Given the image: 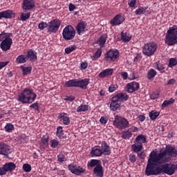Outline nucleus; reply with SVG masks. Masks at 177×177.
Returning a JSON list of instances; mask_svg holds the SVG:
<instances>
[{
	"instance_id": "17",
	"label": "nucleus",
	"mask_w": 177,
	"mask_h": 177,
	"mask_svg": "<svg viewBox=\"0 0 177 177\" xmlns=\"http://www.w3.org/2000/svg\"><path fill=\"white\" fill-rule=\"evenodd\" d=\"M121 107V102L118 101L115 97H113L111 98V104H110V109L112 111H117L118 109Z\"/></svg>"
},
{
	"instance_id": "45",
	"label": "nucleus",
	"mask_w": 177,
	"mask_h": 177,
	"mask_svg": "<svg viewBox=\"0 0 177 177\" xmlns=\"http://www.w3.org/2000/svg\"><path fill=\"white\" fill-rule=\"evenodd\" d=\"M131 137H132V132L129 131V130H127L122 133V139H129Z\"/></svg>"
},
{
	"instance_id": "46",
	"label": "nucleus",
	"mask_w": 177,
	"mask_h": 177,
	"mask_svg": "<svg viewBox=\"0 0 177 177\" xmlns=\"http://www.w3.org/2000/svg\"><path fill=\"white\" fill-rule=\"evenodd\" d=\"M75 49H77V46L75 45L70 46L65 48V53H66L67 55H70V53H71V52H73V50H75Z\"/></svg>"
},
{
	"instance_id": "36",
	"label": "nucleus",
	"mask_w": 177,
	"mask_h": 177,
	"mask_svg": "<svg viewBox=\"0 0 177 177\" xmlns=\"http://www.w3.org/2000/svg\"><path fill=\"white\" fill-rule=\"evenodd\" d=\"M21 68L22 70L23 75H28V74H31V71L32 70V67H31V66L25 67V66H21Z\"/></svg>"
},
{
	"instance_id": "44",
	"label": "nucleus",
	"mask_w": 177,
	"mask_h": 177,
	"mask_svg": "<svg viewBox=\"0 0 177 177\" xmlns=\"http://www.w3.org/2000/svg\"><path fill=\"white\" fill-rule=\"evenodd\" d=\"M174 102H175V100H174L173 98H171L169 100L164 101L162 104L161 105L162 109H165V107H167V106H169V105L174 104Z\"/></svg>"
},
{
	"instance_id": "18",
	"label": "nucleus",
	"mask_w": 177,
	"mask_h": 177,
	"mask_svg": "<svg viewBox=\"0 0 177 177\" xmlns=\"http://www.w3.org/2000/svg\"><path fill=\"white\" fill-rule=\"evenodd\" d=\"M113 73H114V69H113V68H106V69L102 70L98 74V77L100 78H107V77L113 75Z\"/></svg>"
},
{
	"instance_id": "6",
	"label": "nucleus",
	"mask_w": 177,
	"mask_h": 177,
	"mask_svg": "<svg viewBox=\"0 0 177 177\" xmlns=\"http://www.w3.org/2000/svg\"><path fill=\"white\" fill-rule=\"evenodd\" d=\"M113 125L118 129H125L129 127V122L125 118L116 115L113 120Z\"/></svg>"
},
{
	"instance_id": "49",
	"label": "nucleus",
	"mask_w": 177,
	"mask_h": 177,
	"mask_svg": "<svg viewBox=\"0 0 177 177\" xmlns=\"http://www.w3.org/2000/svg\"><path fill=\"white\" fill-rule=\"evenodd\" d=\"M48 26L46 22L41 21L38 25L39 30H45V28H48Z\"/></svg>"
},
{
	"instance_id": "34",
	"label": "nucleus",
	"mask_w": 177,
	"mask_h": 177,
	"mask_svg": "<svg viewBox=\"0 0 177 177\" xmlns=\"http://www.w3.org/2000/svg\"><path fill=\"white\" fill-rule=\"evenodd\" d=\"M106 41H107V35L104 34L97 41V44H98V45H100V48H103L104 46V44H106Z\"/></svg>"
},
{
	"instance_id": "48",
	"label": "nucleus",
	"mask_w": 177,
	"mask_h": 177,
	"mask_svg": "<svg viewBox=\"0 0 177 177\" xmlns=\"http://www.w3.org/2000/svg\"><path fill=\"white\" fill-rule=\"evenodd\" d=\"M30 12L28 13H21V20H22V21H26V20H28V19H30Z\"/></svg>"
},
{
	"instance_id": "2",
	"label": "nucleus",
	"mask_w": 177,
	"mask_h": 177,
	"mask_svg": "<svg viewBox=\"0 0 177 177\" xmlns=\"http://www.w3.org/2000/svg\"><path fill=\"white\" fill-rule=\"evenodd\" d=\"M35 99H37V94L32 89L26 88L18 95L17 101L22 104H31L35 102Z\"/></svg>"
},
{
	"instance_id": "31",
	"label": "nucleus",
	"mask_w": 177,
	"mask_h": 177,
	"mask_svg": "<svg viewBox=\"0 0 177 177\" xmlns=\"http://www.w3.org/2000/svg\"><path fill=\"white\" fill-rule=\"evenodd\" d=\"M132 39V35L128 32H121V40L123 42H129Z\"/></svg>"
},
{
	"instance_id": "52",
	"label": "nucleus",
	"mask_w": 177,
	"mask_h": 177,
	"mask_svg": "<svg viewBox=\"0 0 177 177\" xmlns=\"http://www.w3.org/2000/svg\"><path fill=\"white\" fill-rule=\"evenodd\" d=\"M109 122V118L106 116H102L100 119V122L102 125H106Z\"/></svg>"
},
{
	"instance_id": "32",
	"label": "nucleus",
	"mask_w": 177,
	"mask_h": 177,
	"mask_svg": "<svg viewBox=\"0 0 177 177\" xmlns=\"http://www.w3.org/2000/svg\"><path fill=\"white\" fill-rule=\"evenodd\" d=\"M100 160L96 159H92L87 163L88 168H93L95 167H97V165H100Z\"/></svg>"
},
{
	"instance_id": "19",
	"label": "nucleus",
	"mask_w": 177,
	"mask_h": 177,
	"mask_svg": "<svg viewBox=\"0 0 177 177\" xmlns=\"http://www.w3.org/2000/svg\"><path fill=\"white\" fill-rule=\"evenodd\" d=\"M12 17H15V14L12 10L0 12V20L1 19H10Z\"/></svg>"
},
{
	"instance_id": "56",
	"label": "nucleus",
	"mask_w": 177,
	"mask_h": 177,
	"mask_svg": "<svg viewBox=\"0 0 177 177\" xmlns=\"http://www.w3.org/2000/svg\"><path fill=\"white\" fill-rule=\"evenodd\" d=\"M30 109H35L37 111H39V106H38V102H36L32 104L30 106Z\"/></svg>"
},
{
	"instance_id": "33",
	"label": "nucleus",
	"mask_w": 177,
	"mask_h": 177,
	"mask_svg": "<svg viewBox=\"0 0 177 177\" xmlns=\"http://www.w3.org/2000/svg\"><path fill=\"white\" fill-rule=\"evenodd\" d=\"M66 88L77 87V79L70 80L65 83Z\"/></svg>"
},
{
	"instance_id": "25",
	"label": "nucleus",
	"mask_w": 177,
	"mask_h": 177,
	"mask_svg": "<svg viewBox=\"0 0 177 177\" xmlns=\"http://www.w3.org/2000/svg\"><path fill=\"white\" fill-rule=\"evenodd\" d=\"M3 167L4 168L6 174L7 172H12V171H15V169H16V164L12 162L6 163Z\"/></svg>"
},
{
	"instance_id": "7",
	"label": "nucleus",
	"mask_w": 177,
	"mask_h": 177,
	"mask_svg": "<svg viewBox=\"0 0 177 177\" xmlns=\"http://www.w3.org/2000/svg\"><path fill=\"white\" fill-rule=\"evenodd\" d=\"M62 37L65 41H71L75 37V29L71 25L66 26L62 31Z\"/></svg>"
},
{
	"instance_id": "22",
	"label": "nucleus",
	"mask_w": 177,
	"mask_h": 177,
	"mask_svg": "<svg viewBox=\"0 0 177 177\" xmlns=\"http://www.w3.org/2000/svg\"><path fill=\"white\" fill-rule=\"evenodd\" d=\"M26 57L28 60L29 59L30 62H34L37 60V52L34 51L32 49L28 50Z\"/></svg>"
},
{
	"instance_id": "42",
	"label": "nucleus",
	"mask_w": 177,
	"mask_h": 177,
	"mask_svg": "<svg viewBox=\"0 0 177 177\" xmlns=\"http://www.w3.org/2000/svg\"><path fill=\"white\" fill-rule=\"evenodd\" d=\"M146 10H147V7H140L137 10H136V15H145L146 13Z\"/></svg>"
},
{
	"instance_id": "12",
	"label": "nucleus",
	"mask_w": 177,
	"mask_h": 177,
	"mask_svg": "<svg viewBox=\"0 0 177 177\" xmlns=\"http://www.w3.org/2000/svg\"><path fill=\"white\" fill-rule=\"evenodd\" d=\"M125 21V19L121 14H118L114 17V18L111 20V24L113 27L115 26H120V24H122Z\"/></svg>"
},
{
	"instance_id": "63",
	"label": "nucleus",
	"mask_w": 177,
	"mask_h": 177,
	"mask_svg": "<svg viewBox=\"0 0 177 177\" xmlns=\"http://www.w3.org/2000/svg\"><path fill=\"white\" fill-rule=\"evenodd\" d=\"M68 9L69 12H74V10H75V5L71 3L68 6Z\"/></svg>"
},
{
	"instance_id": "10",
	"label": "nucleus",
	"mask_w": 177,
	"mask_h": 177,
	"mask_svg": "<svg viewBox=\"0 0 177 177\" xmlns=\"http://www.w3.org/2000/svg\"><path fill=\"white\" fill-rule=\"evenodd\" d=\"M68 168L72 174H74V175H77L78 176H80L81 174H84V172H85V169L81 167V166L77 167L73 164L68 165Z\"/></svg>"
},
{
	"instance_id": "9",
	"label": "nucleus",
	"mask_w": 177,
	"mask_h": 177,
	"mask_svg": "<svg viewBox=\"0 0 177 177\" xmlns=\"http://www.w3.org/2000/svg\"><path fill=\"white\" fill-rule=\"evenodd\" d=\"M120 57V52L118 50L111 49L105 54V60L106 62H115Z\"/></svg>"
},
{
	"instance_id": "37",
	"label": "nucleus",
	"mask_w": 177,
	"mask_h": 177,
	"mask_svg": "<svg viewBox=\"0 0 177 177\" xmlns=\"http://www.w3.org/2000/svg\"><path fill=\"white\" fill-rule=\"evenodd\" d=\"M166 34H168L169 35H174L175 37H177V26H174L172 27H170Z\"/></svg>"
},
{
	"instance_id": "64",
	"label": "nucleus",
	"mask_w": 177,
	"mask_h": 177,
	"mask_svg": "<svg viewBox=\"0 0 177 177\" xmlns=\"http://www.w3.org/2000/svg\"><path fill=\"white\" fill-rule=\"evenodd\" d=\"M160 95L158 93H153L152 95H151V99H152V100H156V99H158Z\"/></svg>"
},
{
	"instance_id": "20",
	"label": "nucleus",
	"mask_w": 177,
	"mask_h": 177,
	"mask_svg": "<svg viewBox=\"0 0 177 177\" xmlns=\"http://www.w3.org/2000/svg\"><path fill=\"white\" fill-rule=\"evenodd\" d=\"M89 85V79L85 78L82 80H77V88H81V89H86Z\"/></svg>"
},
{
	"instance_id": "61",
	"label": "nucleus",
	"mask_w": 177,
	"mask_h": 177,
	"mask_svg": "<svg viewBox=\"0 0 177 177\" xmlns=\"http://www.w3.org/2000/svg\"><path fill=\"white\" fill-rule=\"evenodd\" d=\"M9 64V61L3 62H0V70H2L3 67H6Z\"/></svg>"
},
{
	"instance_id": "47",
	"label": "nucleus",
	"mask_w": 177,
	"mask_h": 177,
	"mask_svg": "<svg viewBox=\"0 0 177 177\" xmlns=\"http://www.w3.org/2000/svg\"><path fill=\"white\" fill-rule=\"evenodd\" d=\"M4 128L6 129V132L10 133L13 131V129H15V126L10 123H8Z\"/></svg>"
},
{
	"instance_id": "43",
	"label": "nucleus",
	"mask_w": 177,
	"mask_h": 177,
	"mask_svg": "<svg viewBox=\"0 0 177 177\" xmlns=\"http://www.w3.org/2000/svg\"><path fill=\"white\" fill-rule=\"evenodd\" d=\"M50 147H52V149H56L57 147H59V146H60V142L55 139L51 140L50 141Z\"/></svg>"
},
{
	"instance_id": "38",
	"label": "nucleus",
	"mask_w": 177,
	"mask_h": 177,
	"mask_svg": "<svg viewBox=\"0 0 177 177\" xmlns=\"http://www.w3.org/2000/svg\"><path fill=\"white\" fill-rule=\"evenodd\" d=\"M88 110H89V106L84 104V105L79 106L77 108L76 111L77 113H82V112L88 111Z\"/></svg>"
},
{
	"instance_id": "30",
	"label": "nucleus",
	"mask_w": 177,
	"mask_h": 177,
	"mask_svg": "<svg viewBox=\"0 0 177 177\" xmlns=\"http://www.w3.org/2000/svg\"><path fill=\"white\" fill-rule=\"evenodd\" d=\"M15 62L18 64H23L24 63H26V62H28V59L27 58V55H20L16 58Z\"/></svg>"
},
{
	"instance_id": "62",
	"label": "nucleus",
	"mask_w": 177,
	"mask_h": 177,
	"mask_svg": "<svg viewBox=\"0 0 177 177\" xmlns=\"http://www.w3.org/2000/svg\"><path fill=\"white\" fill-rule=\"evenodd\" d=\"M120 75L123 80H128V73L127 72H122L120 73Z\"/></svg>"
},
{
	"instance_id": "4",
	"label": "nucleus",
	"mask_w": 177,
	"mask_h": 177,
	"mask_svg": "<svg viewBox=\"0 0 177 177\" xmlns=\"http://www.w3.org/2000/svg\"><path fill=\"white\" fill-rule=\"evenodd\" d=\"M157 48H158V46H157V44L155 42L147 43L144 45V47L142 48V53L143 55H145V56L150 57V56H153V55L156 53Z\"/></svg>"
},
{
	"instance_id": "23",
	"label": "nucleus",
	"mask_w": 177,
	"mask_h": 177,
	"mask_svg": "<svg viewBox=\"0 0 177 177\" xmlns=\"http://www.w3.org/2000/svg\"><path fill=\"white\" fill-rule=\"evenodd\" d=\"M93 174L97 177H103V174H104L103 166L102 165H97L93 169Z\"/></svg>"
},
{
	"instance_id": "41",
	"label": "nucleus",
	"mask_w": 177,
	"mask_h": 177,
	"mask_svg": "<svg viewBox=\"0 0 177 177\" xmlns=\"http://www.w3.org/2000/svg\"><path fill=\"white\" fill-rule=\"evenodd\" d=\"M155 67L157 70H158V71H160L161 73H164V70H165V65L161 64V63H160V61H158L156 63Z\"/></svg>"
},
{
	"instance_id": "58",
	"label": "nucleus",
	"mask_w": 177,
	"mask_h": 177,
	"mask_svg": "<svg viewBox=\"0 0 177 177\" xmlns=\"http://www.w3.org/2000/svg\"><path fill=\"white\" fill-rule=\"evenodd\" d=\"M102 56V48H98L95 53L94 54V57L99 59Z\"/></svg>"
},
{
	"instance_id": "8",
	"label": "nucleus",
	"mask_w": 177,
	"mask_h": 177,
	"mask_svg": "<svg viewBox=\"0 0 177 177\" xmlns=\"http://www.w3.org/2000/svg\"><path fill=\"white\" fill-rule=\"evenodd\" d=\"M48 32L55 34L59 31V28H60V26H62V21L58 19H53L48 22Z\"/></svg>"
},
{
	"instance_id": "40",
	"label": "nucleus",
	"mask_w": 177,
	"mask_h": 177,
	"mask_svg": "<svg viewBox=\"0 0 177 177\" xmlns=\"http://www.w3.org/2000/svg\"><path fill=\"white\" fill-rule=\"evenodd\" d=\"M57 136L59 138V139H63L64 138V133L63 132V127H58L57 128L56 132Z\"/></svg>"
},
{
	"instance_id": "26",
	"label": "nucleus",
	"mask_w": 177,
	"mask_h": 177,
	"mask_svg": "<svg viewBox=\"0 0 177 177\" xmlns=\"http://www.w3.org/2000/svg\"><path fill=\"white\" fill-rule=\"evenodd\" d=\"M58 118L63 121L64 125H70V118L67 116V113H59L58 115Z\"/></svg>"
},
{
	"instance_id": "24",
	"label": "nucleus",
	"mask_w": 177,
	"mask_h": 177,
	"mask_svg": "<svg viewBox=\"0 0 177 177\" xmlns=\"http://www.w3.org/2000/svg\"><path fill=\"white\" fill-rule=\"evenodd\" d=\"M35 6L34 3V1L32 0H24L23 9L25 10H30V9H32Z\"/></svg>"
},
{
	"instance_id": "29",
	"label": "nucleus",
	"mask_w": 177,
	"mask_h": 177,
	"mask_svg": "<svg viewBox=\"0 0 177 177\" xmlns=\"http://www.w3.org/2000/svg\"><path fill=\"white\" fill-rule=\"evenodd\" d=\"M135 142L139 145H143V143H147V138L146 136L140 134L136 138Z\"/></svg>"
},
{
	"instance_id": "55",
	"label": "nucleus",
	"mask_w": 177,
	"mask_h": 177,
	"mask_svg": "<svg viewBox=\"0 0 177 177\" xmlns=\"http://www.w3.org/2000/svg\"><path fill=\"white\" fill-rule=\"evenodd\" d=\"M177 64V61L174 58H171L169 59V67H174V66H176Z\"/></svg>"
},
{
	"instance_id": "57",
	"label": "nucleus",
	"mask_w": 177,
	"mask_h": 177,
	"mask_svg": "<svg viewBox=\"0 0 177 177\" xmlns=\"http://www.w3.org/2000/svg\"><path fill=\"white\" fill-rule=\"evenodd\" d=\"M129 157V161L131 162H132V164L136 162V155L131 153Z\"/></svg>"
},
{
	"instance_id": "39",
	"label": "nucleus",
	"mask_w": 177,
	"mask_h": 177,
	"mask_svg": "<svg viewBox=\"0 0 177 177\" xmlns=\"http://www.w3.org/2000/svg\"><path fill=\"white\" fill-rule=\"evenodd\" d=\"M158 115H160V112L157 111H151L149 113V118L151 120V121H154V120H156Z\"/></svg>"
},
{
	"instance_id": "50",
	"label": "nucleus",
	"mask_w": 177,
	"mask_h": 177,
	"mask_svg": "<svg viewBox=\"0 0 177 177\" xmlns=\"http://www.w3.org/2000/svg\"><path fill=\"white\" fill-rule=\"evenodd\" d=\"M23 169L24 172H31V165L28 163H25L23 165Z\"/></svg>"
},
{
	"instance_id": "60",
	"label": "nucleus",
	"mask_w": 177,
	"mask_h": 177,
	"mask_svg": "<svg viewBox=\"0 0 177 177\" xmlns=\"http://www.w3.org/2000/svg\"><path fill=\"white\" fill-rule=\"evenodd\" d=\"M128 5L130 6V8H135L136 6V0H131L129 1Z\"/></svg>"
},
{
	"instance_id": "16",
	"label": "nucleus",
	"mask_w": 177,
	"mask_h": 177,
	"mask_svg": "<svg viewBox=\"0 0 177 177\" xmlns=\"http://www.w3.org/2000/svg\"><path fill=\"white\" fill-rule=\"evenodd\" d=\"M100 149L104 156H110V154H111V149H110V146L107 145L106 141H102L101 142Z\"/></svg>"
},
{
	"instance_id": "21",
	"label": "nucleus",
	"mask_w": 177,
	"mask_h": 177,
	"mask_svg": "<svg viewBox=\"0 0 177 177\" xmlns=\"http://www.w3.org/2000/svg\"><path fill=\"white\" fill-rule=\"evenodd\" d=\"M91 155L92 157H102L103 153L102 152V149H100V146H95L93 147Z\"/></svg>"
},
{
	"instance_id": "54",
	"label": "nucleus",
	"mask_w": 177,
	"mask_h": 177,
	"mask_svg": "<svg viewBox=\"0 0 177 177\" xmlns=\"http://www.w3.org/2000/svg\"><path fill=\"white\" fill-rule=\"evenodd\" d=\"M49 142V136H44L41 138V143L45 145L46 146L48 145V142Z\"/></svg>"
},
{
	"instance_id": "59",
	"label": "nucleus",
	"mask_w": 177,
	"mask_h": 177,
	"mask_svg": "<svg viewBox=\"0 0 177 177\" xmlns=\"http://www.w3.org/2000/svg\"><path fill=\"white\" fill-rule=\"evenodd\" d=\"M137 153H138V157H139V158H141V160H145V158H146V153H145V151H140Z\"/></svg>"
},
{
	"instance_id": "11",
	"label": "nucleus",
	"mask_w": 177,
	"mask_h": 177,
	"mask_svg": "<svg viewBox=\"0 0 177 177\" xmlns=\"http://www.w3.org/2000/svg\"><path fill=\"white\" fill-rule=\"evenodd\" d=\"M12 153V149H10V147L6 143L0 142V154L1 156H5L8 157L9 154Z\"/></svg>"
},
{
	"instance_id": "53",
	"label": "nucleus",
	"mask_w": 177,
	"mask_h": 177,
	"mask_svg": "<svg viewBox=\"0 0 177 177\" xmlns=\"http://www.w3.org/2000/svg\"><path fill=\"white\" fill-rule=\"evenodd\" d=\"M117 89H118V85L117 84H111L109 87V91L110 93H113L115 91H117Z\"/></svg>"
},
{
	"instance_id": "3",
	"label": "nucleus",
	"mask_w": 177,
	"mask_h": 177,
	"mask_svg": "<svg viewBox=\"0 0 177 177\" xmlns=\"http://www.w3.org/2000/svg\"><path fill=\"white\" fill-rule=\"evenodd\" d=\"M13 36L12 33H1L0 34V48L3 52H7L9 50L12 46V44H13V40L11 37Z\"/></svg>"
},
{
	"instance_id": "5",
	"label": "nucleus",
	"mask_w": 177,
	"mask_h": 177,
	"mask_svg": "<svg viewBox=\"0 0 177 177\" xmlns=\"http://www.w3.org/2000/svg\"><path fill=\"white\" fill-rule=\"evenodd\" d=\"M177 169V164L165 163L161 166L160 175H169L170 176L175 174V171Z\"/></svg>"
},
{
	"instance_id": "27",
	"label": "nucleus",
	"mask_w": 177,
	"mask_h": 177,
	"mask_svg": "<svg viewBox=\"0 0 177 177\" xmlns=\"http://www.w3.org/2000/svg\"><path fill=\"white\" fill-rule=\"evenodd\" d=\"M115 99H117L120 103L121 102H127L128 99H129V97L128 95L124 93H120L117 94L116 95L113 96Z\"/></svg>"
},
{
	"instance_id": "35",
	"label": "nucleus",
	"mask_w": 177,
	"mask_h": 177,
	"mask_svg": "<svg viewBox=\"0 0 177 177\" xmlns=\"http://www.w3.org/2000/svg\"><path fill=\"white\" fill-rule=\"evenodd\" d=\"M156 75H157V71L153 68H151L147 73V78L148 80H153Z\"/></svg>"
},
{
	"instance_id": "15",
	"label": "nucleus",
	"mask_w": 177,
	"mask_h": 177,
	"mask_svg": "<svg viewBox=\"0 0 177 177\" xmlns=\"http://www.w3.org/2000/svg\"><path fill=\"white\" fill-rule=\"evenodd\" d=\"M86 23L84 21H81L77 24L76 26V31L79 35H82L86 31H88V28Z\"/></svg>"
},
{
	"instance_id": "1",
	"label": "nucleus",
	"mask_w": 177,
	"mask_h": 177,
	"mask_svg": "<svg viewBox=\"0 0 177 177\" xmlns=\"http://www.w3.org/2000/svg\"><path fill=\"white\" fill-rule=\"evenodd\" d=\"M176 156L177 150L174 147L169 145L166 146L165 150L162 152L160 151L158 153L154 151H151L148 159L145 174L147 176L161 175V169L157 167V165L169 162L172 160V157H176Z\"/></svg>"
},
{
	"instance_id": "14",
	"label": "nucleus",
	"mask_w": 177,
	"mask_h": 177,
	"mask_svg": "<svg viewBox=\"0 0 177 177\" xmlns=\"http://www.w3.org/2000/svg\"><path fill=\"white\" fill-rule=\"evenodd\" d=\"M165 42L169 46H172L175 44H177V36L166 33Z\"/></svg>"
},
{
	"instance_id": "51",
	"label": "nucleus",
	"mask_w": 177,
	"mask_h": 177,
	"mask_svg": "<svg viewBox=\"0 0 177 177\" xmlns=\"http://www.w3.org/2000/svg\"><path fill=\"white\" fill-rule=\"evenodd\" d=\"M57 158L59 162H64V161H66V156L64 154H59L57 156Z\"/></svg>"
},
{
	"instance_id": "28",
	"label": "nucleus",
	"mask_w": 177,
	"mask_h": 177,
	"mask_svg": "<svg viewBox=\"0 0 177 177\" xmlns=\"http://www.w3.org/2000/svg\"><path fill=\"white\" fill-rule=\"evenodd\" d=\"M131 149L133 153H139L143 150V145L136 142L131 145Z\"/></svg>"
},
{
	"instance_id": "13",
	"label": "nucleus",
	"mask_w": 177,
	"mask_h": 177,
	"mask_svg": "<svg viewBox=\"0 0 177 177\" xmlns=\"http://www.w3.org/2000/svg\"><path fill=\"white\" fill-rule=\"evenodd\" d=\"M140 85L136 82H132L127 84V91L129 93H133L139 89Z\"/></svg>"
}]
</instances>
